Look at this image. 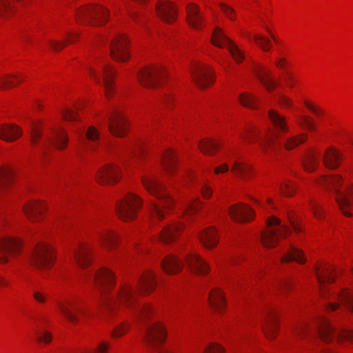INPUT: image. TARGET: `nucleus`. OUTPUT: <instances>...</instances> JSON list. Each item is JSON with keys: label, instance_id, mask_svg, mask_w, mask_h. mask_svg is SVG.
<instances>
[{"label": "nucleus", "instance_id": "1", "mask_svg": "<svg viewBox=\"0 0 353 353\" xmlns=\"http://www.w3.org/2000/svg\"><path fill=\"white\" fill-rule=\"evenodd\" d=\"M93 282L101 293L102 310L110 320L134 310L138 303L139 296L150 295L157 285L156 274L153 270L149 269L143 272L136 285L122 283L115 297L110 294L116 284L115 276L111 270L105 267L99 268L94 276Z\"/></svg>", "mask_w": 353, "mask_h": 353}, {"label": "nucleus", "instance_id": "2", "mask_svg": "<svg viewBox=\"0 0 353 353\" xmlns=\"http://www.w3.org/2000/svg\"><path fill=\"white\" fill-rule=\"evenodd\" d=\"M315 275L319 285L320 295L327 301L326 310L334 311L341 304L353 314V289L334 290L330 286L336 277L334 265L328 262H319L315 266Z\"/></svg>", "mask_w": 353, "mask_h": 353}, {"label": "nucleus", "instance_id": "3", "mask_svg": "<svg viewBox=\"0 0 353 353\" xmlns=\"http://www.w3.org/2000/svg\"><path fill=\"white\" fill-rule=\"evenodd\" d=\"M268 118L275 132L269 131L262 137L259 129L251 125H246L239 132V138L243 142L248 144L259 142L261 150L265 153L273 150L280 136L290 131L286 118L276 110L270 109L268 111Z\"/></svg>", "mask_w": 353, "mask_h": 353}, {"label": "nucleus", "instance_id": "4", "mask_svg": "<svg viewBox=\"0 0 353 353\" xmlns=\"http://www.w3.org/2000/svg\"><path fill=\"white\" fill-rule=\"evenodd\" d=\"M141 179L145 190L159 201L152 203L149 208L151 218L163 221L174 209L175 200L156 176L143 174Z\"/></svg>", "mask_w": 353, "mask_h": 353}, {"label": "nucleus", "instance_id": "5", "mask_svg": "<svg viewBox=\"0 0 353 353\" xmlns=\"http://www.w3.org/2000/svg\"><path fill=\"white\" fill-rule=\"evenodd\" d=\"M202 205L203 202L199 197L188 199L182 203L183 214L178 219L169 221L163 225L159 234V240L165 244L176 241L185 230L184 221H192Z\"/></svg>", "mask_w": 353, "mask_h": 353}, {"label": "nucleus", "instance_id": "6", "mask_svg": "<svg viewBox=\"0 0 353 353\" xmlns=\"http://www.w3.org/2000/svg\"><path fill=\"white\" fill-rule=\"evenodd\" d=\"M318 183L335 193L336 201L341 212L347 216L353 214V183L347 181L340 174L324 175Z\"/></svg>", "mask_w": 353, "mask_h": 353}, {"label": "nucleus", "instance_id": "7", "mask_svg": "<svg viewBox=\"0 0 353 353\" xmlns=\"http://www.w3.org/2000/svg\"><path fill=\"white\" fill-rule=\"evenodd\" d=\"M81 70L88 73L97 83H101L102 77L105 97L108 100L112 98L116 91V71L104 57L91 58L83 63Z\"/></svg>", "mask_w": 353, "mask_h": 353}, {"label": "nucleus", "instance_id": "8", "mask_svg": "<svg viewBox=\"0 0 353 353\" xmlns=\"http://www.w3.org/2000/svg\"><path fill=\"white\" fill-rule=\"evenodd\" d=\"M44 124L41 120H35L31 122L29 134L30 141L33 147L41 144L46 145L51 143L59 150H63L68 146V137L65 129L59 128L53 130L51 137H43V130Z\"/></svg>", "mask_w": 353, "mask_h": 353}, {"label": "nucleus", "instance_id": "9", "mask_svg": "<svg viewBox=\"0 0 353 353\" xmlns=\"http://www.w3.org/2000/svg\"><path fill=\"white\" fill-rule=\"evenodd\" d=\"M143 205V199L138 194L128 192L116 203V213L124 222H132L137 219Z\"/></svg>", "mask_w": 353, "mask_h": 353}, {"label": "nucleus", "instance_id": "10", "mask_svg": "<svg viewBox=\"0 0 353 353\" xmlns=\"http://www.w3.org/2000/svg\"><path fill=\"white\" fill-rule=\"evenodd\" d=\"M110 12L100 5H87L77 9L75 18L77 22L92 26L105 25L109 20Z\"/></svg>", "mask_w": 353, "mask_h": 353}, {"label": "nucleus", "instance_id": "11", "mask_svg": "<svg viewBox=\"0 0 353 353\" xmlns=\"http://www.w3.org/2000/svg\"><path fill=\"white\" fill-rule=\"evenodd\" d=\"M290 234V230L285 224H281L279 218L271 216L268 218L266 229L261 234V243L266 248H274Z\"/></svg>", "mask_w": 353, "mask_h": 353}, {"label": "nucleus", "instance_id": "12", "mask_svg": "<svg viewBox=\"0 0 353 353\" xmlns=\"http://www.w3.org/2000/svg\"><path fill=\"white\" fill-rule=\"evenodd\" d=\"M31 261L38 269H50L56 261V252L52 243L44 240L39 242L32 252Z\"/></svg>", "mask_w": 353, "mask_h": 353}, {"label": "nucleus", "instance_id": "13", "mask_svg": "<svg viewBox=\"0 0 353 353\" xmlns=\"http://www.w3.org/2000/svg\"><path fill=\"white\" fill-rule=\"evenodd\" d=\"M167 76L165 68L160 64H152L141 68L137 78L139 83L148 88L160 86Z\"/></svg>", "mask_w": 353, "mask_h": 353}, {"label": "nucleus", "instance_id": "14", "mask_svg": "<svg viewBox=\"0 0 353 353\" xmlns=\"http://www.w3.org/2000/svg\"><path fill=\"white\" fill-rule=\"evenodd\" d=\"M335 338H337L340 342H348L353 344V330L343 328L338 331L328 319H322L319 327V339L325 343H330Z\"/></svg>", "mask_w": 353, "mask_h": 353}, {"label": "nucleus", "instance_id": "15", "mask_svg": "<svg viewBox=\"0 0 353 353\" xmlns=\"http://www.w3.org/2000/svg\"><path fill=\"white\" fill-rule=\"evenodd\" d=\"M211 43L219 48H227L236 63H241L244 59L243 51L224 33L222 28L215 27L212 36Z\"/></svg>", "mask_w": 353, "mask_h": 353}, {"label": "nucleus", "instance_id": "16", "mask_svg": "<svg viewBox=\"0 0 353 353\" xmlns=\"http://www.w3.org/2000/svg\"><path fill=\"white\" fill-rule=\"evenodd\" d=\"M190 72L192 80L201 89H206L214 84L215 72L208 64L196 61L192 64Z\"/></svg>", "mask_w": 353, "mask_h": 353}, {"label": "nucleus", "instance_id": "17", "mask_svg": "<svg viewBox=\"0 0 353 353\" xmlns=\"http://www.w3.org/2000/svg\"><path fill=\"white\" fill-rule=\"evenodd\" d=\"M130 39L125 34H117L110 45L111 58L117 62H128L130 58Z\"/></svg>", "mask_w": 353, "mask_h": 353}, {"label": "nucleus", "instance_id": "18", "mask_svg": "<svg viewBox=\"0 0 353 353\" xmlns=\"http://www.w3.org/2000/svg\"><path fill=\"white\" fill-rule=\"evenodd\" d=\"M122 175L121 166L113 163H108L98 169L95 174V180L102 185H114L121 181Z\"/></svg>", "mask_w": 353, "mask_h": 353}, {"label": "nucleus", "instance_id": "19", "mask_svg": "<svg viewBox=\"0 0 353 353\" xmlns=\"http://www.w3.org/2000/svg\"><path fill=\"white\" fill-rule=\"evenodd\" d=\"M57 305L62 315L72 323L76 322L78 316L83 313L82 300L77 295H72L62 301H59Z\"/></svg>", "mask_w": 353, "mask_h": 353}, {"label": "nucleus", "instance_id": "20", "mask_svg": "<svg viewBox=\"0 0 353 353\" xmlns=\"http://www.w3.org/2000/svg\"><path fill=\"white\" fill-rule=\"evenodd\" d=\"M23 248V243L18 237L4 236L0 239V263L6 264L10 257L14 258L19 255Z\"/></svg>", "mask_w": 353, "mask_h": 353}, {"label": "nucleus", "instance_id": "21", "mask_svg": "<svg viewBox=\"0 0 353 353\" xmlns=\"http://www.w3.org/2000/svg\"><path fill=\"white\" fill-rule=\"evenodd\" d=\"M128 123L121 110L114 106L109 112L108 128L114 136L123 137L128 133Z\"/></svg>", "mask_w": 353, "mask_h": 353}, {"label": "nucleus", "instance_id": "22", "mask_svg": "<svg viewBox=\"0 0 353 353\" xmlns=\"http://www.w3.org/2000/svg\"><path fill=\"white\" fill-rule=\"evenodd\" d=\"M22 210L29 221L40 223L46 217L48 207L44 201L30 200L24 204Z\"/></svg>", "mask_w": 353, "mask_h": 353}, {"label": "nucleus", "instance_id": "23", "mask_svg": "<svg viewBox=\"0 0 353 353\" xmlns=\"http://www.w3.org/2000/svg\"><path fill=\"white\" fill-rule=\"evenodd\" d=\"M72 255L76 264L82 269H86L92 263V246L88 242H79L73 248Z\"/></svg>", "mask_w": 353, "mask_h": 353}, {"label": "nucleus", "instance_id": "24", "mask_svg": "<svg viewBox=\"0 0 353 353\" xmlns=\"http://www.w3.org/2000/svg\"><path fill=\"white\" fill-rule=\"evenodd\" d=\"M228 214L234 221L241 223H248L255 217L253 209L243 203L232 205L228 209Z\"/></svg>", "mask_w": 353, "mask_h": 353}, {"label": "nucleus", "instance_id": "25", "mask_svg": "<svg viewBox=\"0 0 353 353\" xmlns=\"http://www.w3.org/2000/svg\"><path fill=\"white\" fill-rule=\"evenodd\" d=\"M97 236L101 248L108 252H113L119 246L120 236L114 230L102 228L97 232Z\"/></svg>", "mask_w": 353, "mask_h": 353}, {"label": "nucleus", "instance_id": "26", "mask_svg": "<svg viewBox=\"0 0 353 353\" xmlns=\"http://www.w3.org/2000/svg\"><path fill=\"white\" fill-rule=\"evenodd\" d=\"M155 11L157 15L165 23H174L177 19L178 14L176 6L170 1H157Z\"/></svg>", "mask_w": 353, "mask_h": 353}, {"label": "nucleus", "instance_id": "27", "mask_svg": "<svg viewBox=\"0 0 353 353\" xmlns=\"http://www.w3.org/2000/svg\"><path fill=\"white\" fill-rule=\"evenodd\" d=\"M166 339L167 330L163 323L157 321L148 327L146 339L150 345L153 346L161 345L165 343Z\"/></svg>", "mask_w": 353, "mask_h": 353}, {"label": "nucleus", "instance_id": "28", "mask_svg": "<svg viewBox=\"0 0 353 353\" xmlns=\"http://www.w3.org/2000/svg\"><path fill=\"white\" fill-rule=\"evenodd\" d=\"M185 263L190 271L198 275H206L210 272L209 264L196 252H189L185 256Z\"/></svg>", "mask_w": 353, "mask_h": 353}, {"label": "nucleus", "instance_id": "29", "mask_svg": "<svg viewBox=\"0 0 353 353\" xmlns=\"http://www.w3.org/2000/svg\"><path fill=\"white\" fill-rule=\"evenodd\" d=\"M263 332L269 340L274 339L279 332V315L274 309H271L264 320Z\"/></svg>", "mask_w": 353, "mask_h": 353}, {"label": "nucleus", "instance_id": "30", "mask_svg": "<svg viewBox=\"0 0 353 353\" xmlns=\"http://www.w3.org/2000/svg\"><path fill=\"white\" fill-rule=\"evenodd\" d=\"M161 165L168 177L175 175L178 170L177 154L174 149L167 148L162 154Z\"/></svg>", "mask_w": 353, "mask_h": 353}, {"label": "nucleus", "instance_id": "31", "mask_svg": "<svg viewBox=\"0 0 353 353\" xmlns=\"http://www.w3.org/2000/svg\"><path fill=\"white\" fill-rule=\"evenodd\" d=\"M197 238L201 244L208 250L214 249L219 243V233L214 226H209L200 230Z\"/></svg>", "mask_w": 353, "mask_h": 353}, {"label": "nucleus", "instance_id": "32", "mask_svg": "<svg viewBox=\"0 0 353 353\" xmlns=\"http://www.w3.org/2000/svg\"><path fill=\"white\" fill-rule=\"evenodd\" d=\"M253 73L268 92H273L278 86V83L272 76L271 71L260 64H255L252 68Z\"/></svg>", "mask_w": 353, "mask_h": 353}, {"label": "nucleus", "instance_id": "33", "mask_svg": "<svg viewBox=\"0 0 353 353\" xmlns=\"http://www.w3.org/2000/svg\"><path fill=\"white\" fill-rule=\"evenodd\" d=\"M208 302L214 311L219 314L223 313L228 304L225 293L219 288H212L209 292Z\"/></svg>", "mask_w": 353, "mask_h": 353}, {"label": "nucleus", "instance_id": "34", "mask_svg": "<svg viewBox=\"0 0 353 353\" xmlns=\"http://www.w3.org/2000/svg\"><path fill=\"white\" fill-rule=\"evenodd\" d=\"M183 261L174 254L165 256L161 263L162 270L167 274H176L183 269Z\"/></svg>", "mask_w": 353, "mask_h": 353}, {"label": "nucleus", "instance_id": "35", "mask_svg": "<svg viewBox=\"0 0 353 353\" xmlns=\"http://www.w3.org/2000/svg\"><path fill=\"white\" fill-rule=\"evenodd\" d=\"M23 134L22 129L15 124H0V139L8 142H14Z\"/></svg>", "mask_w": 353, "mask_h": 353}, {"label": "nucleus", "instance_id": "36", "mask_svg": "<svg viewBox=\"0 0 353 353\" xmlns=\"http://www.w3.org/2000/svg\"><path fill=\"white\" fill-rule=\"evenodd\" d=\"M187 21L190 26L196 30H200L203 26V17L199 7L194 3H189L186 8Z\"/></svg>", "mask_w": 353, "mask_h": 353}, {"label": "nucleus", "instance_id": "37", "mask_svg": "<svg viewBox=\"0 0 353 353\" xmlns=\"http://www.w3.org/2000/svg\"><path fill=\"white\" fill-rule=\"evenodd\" d=\"M231 172L236 176L248 179L252 173V166L239 157H236L232 163Z\"/></svg>", "mask_w": 353, "mask_h": 353}, {"label": "nucleus", "instance_id": "38", "mask_svg": "<svg viewBox=\"0 0 353 353\" xmlns=\"http://www.w3.org/2000/svg\"><path fill=\"white\" fill-rule=\"evenodd\" d=\"M323 163L330 169L338 168L342 162L341 152L334 147L328 148L323 156Z\"/></svg>", "mask_w": 353, "mask_h": 353}, {"label": "nucleus", "instance_id": "39", "mask_svg": "<svg viewBox=\"0 0 353 353\" xmlns=\"http://www.w3.org/2000/svg\"><path fill=\"white\" fill-rule=\"evenodd\" d=\"M221 145V142L220 140L203 138L199 142L198 147L203 154L214 156L219 151Z\"/></svg>", "mask_w": 353, "mask_h": 353}, {"label": "nucleus", "instance_id": "40", "mask_svg": "<svg viewBox=\"0 0 353 353\" xmlns=\"http://www.w3.org/2000/svg\"><path fill=\"white\" fill-rule=\"evenodd\" d=\"M23 73H9L0 76V89L13 88L21 83L25 79Z\"/></svg>", "mask_w": 353, "mask_h": 353}, {"label": "nucleus", "instance_id": "41", "mask_svg": "<svg viewBox=\"0 0 353 353\" xmlns=\"http://www.w3.org/2000/svg\"><path fill=\"white\" fill-rule=\"evenodd\" d=\"M295 261L300 264H303L306 262V259L302 250L290 245L289 249L283 253L281 258V263H285Z\"/></svg>", "mask_w": 353, "mask_h": 353}, {"label": "nucleus", "instance_id": "42", "mask_svg": "<svg viewBox=\"0 0 353 353\" xmlns=\"http://www.w3.org/2000/svg\"><path fill=\"white\" fill-rule=\"evenodd\" d=\"M136 315L140 321L148 323L157 319L158 311L152 303H145L139 311L137 312Z\"/></svg>", "mask_w": 353, "mask_h": 353}, {"label": "nucleus", "instance_id": "43", "mask_svg": "<svg viewBox=\"0 0 353 353\" xmlns=\"http://www.w3.org/2000/svg\"><path fill=\"white\" fill-rule=\"evenodd\" d=\"M126 152L132 154L137 161L144 160L148 153V145L141 141H138L135 143L129 145L126 148Z\"/></svg>", "mask_w": 353, "mask_h": 353}, {"label": "nucleus", "instance_id": "44", "mask_svg": "<svg viewBox=\"0 0 353 353\" xmlns=\"http://www.w3.org/2000/svg\"><path fill=\"white\" fill-rule=\"evenodd\" d=\"M14 170L10 165H3L0 168V189L8 188L14 181Z\"/></svg>", "mask_w": 353, "mask_h": 353}, {"label": "nucleus", "instance_id": "45", "mask_svg": "<svg viewBox=\"0 0 353 353\" xmlns=\"http://www.w3.org/2000/svg\"><path fill=\"white\" fill-rule=\"evenodd\" d=\"M318 159V155L314 149H310L302 162L305 170L307 172H314L319 165Z\"/></svg>", "mask_w": 353, "mask_h": 353}, {"label": "nucleus", "instance_id": "46", "mask_svg": "<svg viewBox=\"0 0 353 353\" xmlns=\"http://www.w3.org/2000/svg\"><path fill=\"white\" fill-rule=\"evenodd\" d=\"M307 140V134L301 133L287 137L283 141V146L286 150H292Z\"/></svg>", "mask_w": 353, "mask_h": 353}, {"label": "nucleus", "instance_id": "47", "mask_svg": "<svg viewBox=\"0 0 353 353\" xmlns=\"http://www.w3.org/2000/svg\"><path fill=\"white\" fill-rule=\"evenodd\" d=\"M245 37L250 41L253 40L256 45L263 51L268 52L272 48V45L270 40L261 34L254 33L252 34L248 33Z\"/></svg>", "mask_w": 353, "mask_h": 353}, {"label": "nucleus", "instance_id": "48", "mask_svg": "<svg viewBox=\"0 0 353 353\" xmlns=\"http://www.w3.org/2000/svg\"><path fill=\"white\" fill-rule=\"evenodd\" d=\"M239 102L244 107L255 109L257 108L256 97L248 92H241L238 98Z\"/></svg>", "mask_w": 353, "mask_h": 353}, {"label": "nucleus", "instance_id": "49", "mask_svg": "<svg viewBox=\"0 0 353 353\" xmlns=\"http://www.w3.org/2000/svg\"><path fill=\"white\" fill-rule=\"evenodd\" d=\"M110 343L106 340H99L94 347L89 350H81L77 353H109Z\"/></svg>", "mask_w": 353, "mask_h": 353}, {"label": "nucleus", "instance_id": "50", "mask_svg": "<svg viewBox=\"0 0 353 353\" xmlns=\"http://www.w3.org/2000/svg\"><path fill=\"white\" fill-rule=\"evenodd\" d=\"M59 114L63 121L74 122L78 121V114L67 105H63L59 110Z\"/></svg>", "mask_w": 353, "mask_h": 353}, {"label": "nucleus", "instance_id": "51", "mask_svg": "<svg viewBox=\"0 0 353 353\" xmlns=\"http://www.w3.org/2000/svg\"><path fill=\"white\" fill-rule=\"evenodd\" d=\"M130 323L124 321L117 325L111 331L110 336L114 339H119L125 335L130 329Z\"/></svg>", "mask_w": 353, "mask_h": 353}, {"label": "nucleus", "instance_id": "52", "mask_svg": "<svg viewBox=\"0 0 353 353\" xmlns=\"http://www.w3.org/2000/svg\"><path fill=\"white\" fill-rule=\"evenodd\" d=\"M14 12V8L10 0H0V19H8Z\"/></svg>", "mask_w": 353, "mask_h": 353}, {"label": "nucleus", "instance_id": "53", "mask_svg": "<svg viewBox=\"0 0 353 353\" xmlns=\"http://www.w3.org/2000/svg\"><path fill=\"white\" fill-rule=\"evenodd\" d=\"M279 190L281 194L285 196H292L295 194L296 185L294 182L285 179L280 183Z\"/></svg>", "mask_w": 353, "mask_h": 353}, {"label": "nucleus", "instance_id": "54", "mask_svg": "<svg viewBox=\"0 0 353 353\" xmlns=\"http://www.w3.org/2000/svg\"><path fill=\"white\" fill-rule=\"evenodd\" d=\"M310 327L307 323H301L296 326L292 330V335L294 338L300 340L306 339L310 334Z\"/></svg>", "mask_w": 353, "mask_h": 353}, {"label": "nucleus", "instance_id": "55", "mask_svg": "<svg viewBox=\"0 0 353 353\" xmlns=\"http://www.w3.org/2000/svg\"><path fill=\"white\" fill-rule=\"evenodd\" d=\"M78 36L74 33H70L67 37L66 41H50V48H52L54 51H60L65 48L67 43H73L74 42Z\"/></svg>", "mask_w": 353, "mask_h": 353}, {"label": "nucleus", "instance_id": "56", "mask_svg": "<svg viewBox=\"0 0 353 353\" xmlns=\"http://www.w3.org/2000/svg\"><path fill=\"white\" fill-rule=\"evenodd\" d=\"M202 353H225V348L216 341H209L205 343Z\"/></svg>", "mask_w": 353, "mask_h": 353}, {"label": "nucleus", "instance_id": "57", "mask_svg": "<svg viewBox=\"0 0 353 353\" xmlns=\"http://www.w3.org/2000/svg\"><path fill=\"white\" fill-rule=\"evenodd\" d=\"M297 123L304 130L313 131L315 130V124L313 119L309 117L300 116L297 119Z\"/></svg>", "mask_w": 353, "mask_h": 353}, {"label": "nucleus", "instance_id": "58", "mask_svg": "<svg viewBox=\"0 0 353 353\" xmlns=\"http://www.w3.org/2000/svg\"><path fill=\"white\" fill-rule=\"evenodd\" d=\"M309 210L312 213L315 219L321 220L324 218L325 212L322 206L314 201L309 203Z\"/></svg>", "mask_w": 353, "mask_h": 353}, {"label": "nucleus", "instance_id": "59", "mask_svg": "<svg viewBox=\"0 0 353 353\" xmlns=\"http://www.w3.org/2000/svg\"><path fill=\"white\" fill-rule=\"evenodd\" d=\"M219 8L223 14L225 15L226 18H228L231 21H234L236 19V13L234 9L225 3H221L219 4Z\"/></svg>", "mask_w": 353, "mask_h": 353}, {"label": "nucleus", "instance_id": "60", "mask_svg": "<svg viewBox=\"0 0 353 353\" xmlns=\"http://www.w3.org/2000/svg\"><path fill=\"white\" fill-rule=\"evenodd\" d=\"M86 139L92 143H95L99 141L100 134L97 128L93 125H90L88 128L85 132Z\"/></svg>", "mask_w": 353, "mask_h": 353}, {"label": "nucleus", "instance_id": "61", "mask_svg": "<svg viewBox=\"0 0 353 353\" xmlns=\"http://www.w3.org/2000/svg\"><path fill=\"white\" fill-rule=\"evenodd\" d=\"M36 340L39 343L48 344L52 341V334L48 331H38L36 334Z\"/></svg>", "mask_w": 353, "mask_h": 353}, {"label": "nucleus", "instance_id": "62", "mask_svg": "<svg viewBox=\"0 0 353 353\" xmlns=\"http://www.w3.org/2000/svg\"><path fill=\"white\" fill-rule=\"evenodd\" d=\"M200 193L204 199L208 200L212 196L213 190L210 185L204 183L201 186Z\"/></svg>", "mask_w": 353, "mask_h": 353}, {"label": "nucleus", "instance_id": "63", "mask_svg": "<svg viewBox=\"0 0 353 353\" xmlns=\"http://www.w3.org/2000/svg\"><path fill=\"white\" fill-rule=\"evenodd\" d=\"M288 219L292 228L295 232L299 233L302 232V223L299 219L290 215L288 216Z\"/></svg>", "mask_w": 353, "mask_h": 353}, {"label": "nucleus", "instance_id": "64", "mask_svg": "<svg viewBox=\"0 0 353 353\" xmlns=\"http://www.w3.org/2000/svg\"><path fill=\"white\" fill-rule=\"evenodd\" d=\"M275 66L281 70H286L288 67L289 63L288 59L284 57H279L274 61Z\"/></svg>", "mask_w": 353, "mask_h": 353}]
</instances>
